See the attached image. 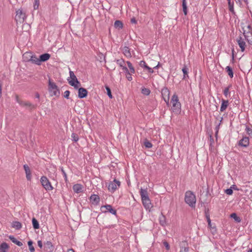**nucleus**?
<instances>
[{
  "label": "nucleus",
  "mask_w": 252,
  "mask_h": 252,
  "mask_svg": "<svg viewBox=\"0 0 252 252\" xmlns=\"http://www.w3.org/2000/svg\"><path fill=\"white\" fill-rule=\"evenodd\" d=\"M120 186V182L115 179L113 182L109 183L108 189L111 192H114Z\"/></svg>",
  "instance_id": "nucleus-10"
},
{
  "label": "nucleus",
  "mask_w": 252,
  "mask_h": 252,
  "mask_svg": "<svg viewBox=\"0 0 252 252\" xmlns=\"http://www.w3.org/2000/svg\"><path fill=\"white\" fill-rule=\"evenodd\" d=\"M44 249L46 252H52L54 250V247L52 243L47 241L44 245Z\"/></svg>",
  "instance_id": "nucleus-14"
},
{
  "label": "nucleus",
  "mask_w": 252,
  "mask_h": 252,
  "mask_svg": "<svg viewBox=\"0 0 252 252\" xmlns=\"http://www.w3.org/2000/svg\"><path fill=\"white\" fill-rule=\"evenodd\" d=\"M12 226L16 229H20L22 227V224L19 221H13Z\"/></svg>",
  "instance_id": "nucleus-27"
},
{
  "label": "nucleus",
  "mask_w": 252,
  "mask_h": 252,
  "mask_svg": "<svg viewBox=\"0 0 252 252\" xmlns=\"http://www.w3.org/2000/svg\"><path fill=\"white\" fill-rule=\"evenodd\" d=\"M102 208H105L107 211H108L112 214H116V210L113 209L112 206L110 205H106L103 206Z\"/></svg>",
  "instance_id": "nucleus-24"
},
{
  "label": "nucleus",
  "mask_w": 252,
  "mask_h": 252,
  "mask_svg": "<svg viewBox=\"0 0 252 252\" xmlns=\"http://www.w3.org/2000/svg\"><path fill=\"white\" fill-rule=\"evenodd\" d=\"M228 104H229L228 100H225L224 99H222L221 100V105L220 108V112L224 111L226 110V109L227 108V107H228Z\"/></svg>",
  "instance_id": "nucleus-19"
},
{
  "label": "nucleus",
  "mask_w": 252,
  "mask_h": 252,
  "mask_svg": "<svg viewBox=\"0 0 252 252\" xmlns=\"http://www.w3.org/2000/svg\"><path fill=\"white\" fill-rule=\"evenodd\" d=\"M67 252H75L73 249H70L68 250Z\"/></svg>",
  "instance_id": "nucleus-59"
},
{
  "label": "nucleus",
  "mask_w": 252,
  "mask_h": 252,
  "mask_svg": "<svg viewBox=\"0 0 252 252\" xmlns=\"http://www.w3.org/2000/svg\"><path fill=\"white\" fill-rule=\"evenodd\" d=\"M9 239L14 244H16L18 246H22L23 245V243L18 241L13 236L10 235L8 236Z\"/></svg>",
  "instance_id": "nucleus-25"
},
{
  "label": "nucleus",
  "mask_w": 252,
  "mask_h": 252,
  "mask_svg": "<svg viewBox=\"0 0 252 252\" xmlns=\"http://www.w3.org/2000/svg\"><path fill=\"white\" fill-rule=\"evenodd\" d=\"M116 62L117 63L119 64L120 66L123 68V70H124L125 72L128 71L127 68L124 65L125 61L123 59L117 60Z\"/></svg>",
  "instance_id": "nucleus-21"
},
{
  "label": "nucleus",
  "mask_w": 252,
  "mask_h": 252,
  "mask_svg": "<svg viewBox=\"0 0 252 252\" xmlns=\"http://www.w3.org/2000/svg\"><path fill=\"white\" fill-rule=\"evenodd\" d=\"M238 0L241 3H242L243 2H244L246 4L248 3V0Z\"/></svg>",
  "instance_id": "nucleus-55"
},
{
  "label": "nucleus",
  "mask_w": 252,
  "mask_h": 252,
  "mask_svg": "<svg viewBox=\"0 0 252 252\" xmlns=\"http://www.w3.org/2000/svg\"><path fill=\"white\" fill-rule=\"evenodd\" d=\"M189 251V249L188 248H183L181 250H180V252H188Z\"/></svg>",
  "instance_id": "nucleus-53"
},
{
  "label": "nucleus",
  "mask_w": 252,
  "mask_h": 252,
  "mask_svg": "<svg viewBox=\"0 0 252 252\" xmlns=\"http://www.w3.org/2000/svg\"><path fill=\"white\" fill-rule=\"evenodd\" d=\"M182 71L184 73L183 79H186L187 77H188V68L187 67V66H185L182 68Z\"/></svg>",
  "instance_id": "nucleus-32"
},
{
  "label": "nucleus",
  "mask_w": 252,
  "mask_h": 252,
  "mask_svg": "<svg viewBox=\"0 0 252 252\" xmlns=\"http://www.w3.org/2000/svg\"><path fill=\"white\" fill-rule=\"evenodd\" d=\"M171 102L172 104V110L174 113H179L181 111V104L179 102L177 94H174L171 98Z\"/></svg>",
  "instance_id": "nucleus-3"
},
{
  "label": "nucleus",
  "mask_w": 252,
  "mask_h": 252,
  "mask_svg": "<svg viewBox=\"0 0 252 252\" xmlns=\"http://www.w3.org/2000/svg\"><path fill=\"white\" fill-rule=\"evenodd\" d=\"M39 96H40V95H39V94L38 93H36V94H35V97H36V98H39Z\"/></svg>",
  "instance_id": "nucleus-61"
},
{
  "label": "nucleus",
  "mask_w": 252,
  "mask_h": 252,
  "mask_svg": "<svg viewBox=\"0 0 252 252\" xmlns=\"http://www.w3.org/2000/svg\"><path fill=\"white\" fill-rule=\"evenodd\" d=\"M39 5V0H34L33 8L34 9H37Z\"/></svg>",
  "instance_id": "nucleus-40"
},
{
  "label": "nucleus",
  "mask_w": 252,
  "mask_h": 252,
  "mask_svg": "<svg viewBox=\"0 0 252 252\" xmlns=\"http://www.w3.org/2000/svg\"><path fill=\"white\" fill-rule=\"evenodd\" d=\"M182 6H183V10L184 14L185 15H187L188 11H187V6L186 3V0H182Z\"/></svg>",
  "instance_id": "nucleus-29"
},
{
  "label": "nucleus",
  "mask_w": 252,
  "mask_h": 252,
  "mask_svg": "<svg viewBox=\"0 0 252 252\" xmlns=\"http://www.w3.org/2000/svg\"><path fill=\"white\" fill-rule=\"evenodd\" d=\"M163 245L165 246L166 250H169L170 246H169V244L166 241L163 242Z\"/></svg>",
  "instance_id": "nucleus-48"
},
{
  "label": "nucleus",
  "mask_w": 252,
  "mask_h": 252,
  "mask_svg": "<svg viewBox=\"0 0 252 252\" xmlns=\"http://www.w3.org/2000/svg\"><path fill=\"white\" fill-rule=\"evenodd\" d=\"M237 43L241 48V50L242 52H244L245 50L246 43L244 40L242 39V38L239 36L237 39Z\"/></svg>",
  "instance_id": "nucleus-12"
},
{
  "label": "nucleus",
  "mask_w": 252,
  "mask_h": 252,
  "mask_svg": "<svg viewBox=\"0 0 252 252\" xmlns=\"http://www.w3.org/2000/svg\"><path fill=\"white\" fill-rule=\"evenodd\" d=\"M129 72H130V73H132V74H134V73H135V69H134V68L133 67H133H130V68H129Z\"/></svg>",
  "instance_id": "nucleus-51"
},
{
  "label": "nucleus",
  "mask_w": 252,
  "mask_h": 252,
  "mask_svg": "<svg viewBox=\"0 0 252 252\" xmlns=\"http://www.w3.org/2000/svg\"><path fill=\"white\" fill-rule=\"evenodd\" d=\"M162 96L164 101L168 105L169 104L170 91L167 88H163L161 91Z\"/></svg>",
  "instance_id": "nucleus-9"
},
{
  "label": "nucleus",
  "mask_w": 252,
  "mask_h": 252,
  "mask_svg": "<svg viewBox=\"0 0 252 252\" xmlns=\"http://www.w3.org/2000/svg\"><path fill=\"white\" fill-rule=\"evenodd\" d=\"M243 34L249 44H252V32L251 27L250 25L247 26L245 28H243Z\"/></svg>",
  "instance_id": "nucleus-7"
},
{
  "label": "nucleus",
  "mask_w": 252,
  "mask_h": 252,
  "mask_svg": "<svg viewBox=\"0 0 252 252\" xmlns=\"http://www.w3.org/2000/svg\"><path fill=\"white\" fill-rule=\"evenodd\" d=\"M48 91L51 96H59L60 95V91L58 86L51 79L49 80Z\"/></svg>",
  "instance_id": "nucleus-4"
},
{
  "label": "nucleus",
  "mask_w": 252,
  "mask_h": 252,
  "mask_svg": "<svg viewBox=\"0 0 252 252\" xmlns=\"http://www.w3.org/2000/svg\"><path fill=\"white\" fill-rule=\"evenodd\" d=\"M64 97L66 98H69V94H70V92L69 91H66L64 92Z\"/></svg>",
  "instance_id": "nucleus-47"
},
{
  "label": "nucleus",
  "mask_w": 252,
  "mask_h": 252,
  "mask_svg": "<svg viewBox=\"0 0 252 252\" xmlns=\"http://www.w3.org/2000/svg\"><path fill=\"white\" fill-rule=\"evenodd\" d=\"M9 248L8 244L6 243H2L0 245V252H6Z\"/></svg>",
  "instance_id": "nucleus-26"
},
{
  "label": "nucleus",
  "mask_w": 252,
  "mask_h": 252,
  "mask_svg": "<svg viewBox=\"0 0 252 252\" xmlns=\"http://www.w3.org/2000/svg\"><path fill=\"white\" fill-rule=\"evenodd\" d=\"M50 57V55L48 53H45L42 55H41L39 56V59H40V63L41 62L47 61V60H48L49 59Z\"/></svg>",
  "instance_id": "nucleus-23"
},
{
  "label": "nucleus",
  "mask_w": 252,
  "mask_h": 252,
  "mask_svg": "<svg viewBox=\"0 0 252 252\" xmlns=\"http://www.w3.org/2000/svg\"><path fill=\"white\" fill-rule=\"evenodd\" d=\"M88 94V92L86 89L83 88H80L78 89V97L80 98L85 97Z\"/></svg>",
  "instance_id": "nucleus-13"
},
{
  "label": "nucleus",
  "mask_w": 252,
  "mask_h": 252,
  "mask_svg": "<svg viewBox=\"0 0 252 252\" xmlns=\"http://www.w3.org/2000/svg\"><path fill=\"white\" fill-rule=\"evenodd\" d=\"M37 245L38 247H40V248H42V242L41 240H38L37 241Z\"/></svg>",
  "instance_id": "nucleus-52"
},
{
  "label": "nucleus",
  "mask_w": 252,
  "mask_h": 252,
  "mask_svg": "<svg viewBox=\"0 0 252 252\" xmlns=\"http://www.w3.org/2000/svg\"><path fill=\"white\" fill-rule=\"evenodd\" d=\"M160 223H161L162 225H164V221H163V220H160Z\"/></svg>",
  "instance_id": "nucleus-62"
},
{
  "label": "nucleus",
  "mask_w": 252,
  "mask_h": 252,
  "mask_svg": "<svg viewBox=\"0 0 252 252\" xmlns=\"http://www.w3.org/2000/svg\"><path fill=\"white\" fill-rule=\"evenodd\" d=\"M246 130L249 135H252V129L250 127H247Z\"/></svg>",
  "instance_id": "nucleus-50"
},
{
  "label": "nucleus",
  "mask_w": 252,
  "mask_h": 252,
  "mask_svg": "<svg viewBox=\"0 0 252 252\" xmlns=\"http://www.w3.org/2000/svg\"><path fill=\"white\" fill-rule=\"evenodd\" d=\"M226 71H227L228 75L230 78H233V72L232 68L229 66H227L226 67Z\"/></svg>",
  "instance_id": "nucleus-31"
},
{
  "label": "nucleus",
  "mask_w": 252,
  "mask_h": 252,
  "mask_svg": "<svg viewBox=\"0 0 252 252\" xmlns=\"http://www.w3.org/2000/svg\"><path fill=\"white\" fill-rule=\"evenodd\" d=\"M71 137L72 140L74 141V142H77L79 139L78 135L74 133H72Z\"/></svg>",
  "instance_id": "nucleus-39"
},
{
  "label": "nucleus",
  "mask_w": 252,
  "mask_h": 252,
  "mask_svg": "<svg viewBox=\"0 0 252 252\" xmlns=\"http://www.w3.org/2000/svg\"><path fill=\"white\" fill-rule=\"evenodd\" d=\"M15 98H16V101L17 103H18L20 105V104H22V100H21L19 98V96L18 95H16V96H15Z\"/></svg>",
  "instance_id": "nucleus-49"
},
{
  "label": "nucleus",
  "mask_w": 252,
  "mask_h": 252,
  "mask_svg": "<svg viewBox=\"0 0 252 252\" xmlns=\"http://www.w3.org/2000/svg\"><path fill=\"white\" fill-rule=\"evenodd\" d=\"M159 63H158V65L154 67V69H158L159 67Z\"/></svg>",
  "instance_id": "nucleus-58"
},
{
  "label": "nucleus",
  "mask_w": 252,
  "mask_h": 252,
  "mask_svg": "<svg viewBox=\"0 0 252 252\" xmlns=\"http://www.w3.org/2000/svg\"><path fill=\"white\" fill-rule=\"evenodd\" d=\"M90 200L93 203L97 204L99 202V197L97 195L93 194L91 196Z\"/></svg>",
  "instance_id": "nucleus-22"
},
{
  "label": "nucleus",
  "mask_w": 252,
  "mask_h": 252,
  "mask_svg": "<svg viewBox=\"0 0 252 252\" xmlns=\"http://www.w3.org/2000/svg\"><path fill=\"white\" fill-rule=\"evenodd\" d=\"M185 201L191 207H195L196 197L191 191H187L185 194Z\"/></svg>",
  "instance_id": "nucleus-2"
},
{
  "label": "nucleus",
  "mask_w": 252,
  "mask_h": 252,
  "mask_svg": "<svg viewBox=\"0 0 252 252\" xmlns=\"http://www.w3.org/2000/svg\"><path fill=\"white\" fill-rule=\"evenodd\" d=\"M106 90L107 91V94H108V96L110 98H112V95L111 94V92L110 89L108 86H106Z\"/></svg>",
  "instance_id": "nucleus-44"
},
{
  "label": "nucleus",
  "mask_w": 252,
  "mask_h": 252,
  "mask_svg": "<svg viewBox=\"0 0 252 252\" xmlns=\"http://www.w3.org/2000/svg\"><path fill=\"white\" fill-rule=\"evenodd\" d=\"M248 252H252V249H249V250L248 251Z\"/></svg>",
  "instance_id": "nucleus-64"
},
{
  "label": "nucleus",
  "mask_w": 252,
  "mask_h": 252,
  "mask_svg": "<svg viewBox=\"0 0 252 252\" xmlns=\"http://www.w3.org/2000/svg\"><path fill=\"white\" fill-rule=\"evenodd\" d=\"M249 144V138L244 137L239 141V145L244 147H247Z\"/></svg>",
  "instance_id": "nucleus-11"
},
{
  "label": "nucleus",
  "mask_w": 252,
  "mask_h": 252,
  "mask_svg": "<svg viewBox=\"0 0 252 252\" xmlns=\"http://www.w3.org/2000/svg\"><path fill=\"white\" fill-rule=\"evenodd\" d=\"M139 65L140 67L146 69L149 73H153L154 72L153 69L148 66L144 61H141L139 63Z\"/></svg>",
  "instance_id": "nucleus-15"
},
{
  "label": "nucleus",
  "mask_w": 252,
  "mask_h": 252,
  "mask_svg": "<svg viewBox=\"0 0 252 252\" xmlns=\"http://www.w3.org/2000/svg\"><path fill=\"white\" fill-rule=\"evenodd\" d=\"M122 51L124 54V55L127 57V58H131V54L130 51V49L128 47L126 46H124L122 48Z\"/></svg>",
  "instance_id": "nucleus-17"
},
{
  "label": "nucleus",
  "mask_w": 252,
  "mask_h": 252,
  "mask_svg": "<svg viewBox=\"0 0 252 252\" xmlns=\"http://www.w3.org/2000/svg\"><path fill=\"white\" fill-rule=\"evenodd\" d=\"M225 193L228 195H232L233 193V190L231 188H230L225 190Z\"/></svg>",
  "instance_id": "nucleus-46"
},
{
  "label": "nucleus",
  "mask_w": 252,
  "mask_h": 252,
  "mask_svg": "<svg viewBox=\"0 0 252 252\" xmlns=\"http://www.w3.org/2000/svg\"><path fill=\"white\" fill-rule=\"evenodd\" d=\"M232 189H234V190H238V189H237V187L235 186V185H232V186H231L230 187Z\"/></svg>",
  "instance_id": "nucleus-57"
},
{
  "label": "nucleus",
  "mask_w": 252,
  "mask_h": 252,
  "mask_svg": "<svg viewBox=\"0 0 252 252\" xmlns=\"http://www.w3.org/2000/svg\"><path fill=\"white\" fill-rule=\"evenodd\" d=\"M32 223L33 227L35 229H37L39 228V223L35 218H32Z\"/></svg>",
  "instance_id": "nucleus-28"
},
{
  "label": "nucleus",
  "mask_w": 252,
  "mask_h": 252,
  "mask_svg": "<svg viewBox=\"0 0 252 252\" xmlns=\"http://www.w3.org/2000/svg\"><path fill=\"white\" fill-rule=\"evenodd\" d=\"M140 194L143 205L146 209H150L151 207V203L147 189H140Z\"/></svg>",
  "instance_id": "nucleus-1"
},
{
  "label": "nucleus",
  "mask_w": 252,
  "mask_h": 252,
  "mask_svg": "<svg viewBox=\"0 0 252 252\" xmlns=\"http://www.w3.org/2000/svg\"><path fill=\"white\" fill-rule=\"evenodd\" d=\"M60 168H61V170L63 174V176L64 178V180H65V182H67V175H66L65 171L63 170V167H61Z\"/></svg>",
  "instance_id": "nucleus-43"
},
{
  "label": "nucleus",
  "mask_w": 252,
  "mask_h": 252,
  "mask_svg": "<svg viewBox=\"0 0 252 252\" xmlns=\"http://www.w3.org/2000/svg\"><path fill=\"white\" fill-rule=\"evenodd\" d=\"M208 222L209 225L211 224V220L209 218L208 219Z\"/></svg>",
  "instance_id": "nucleus-63"
},
{
  "label": "nucleus",
  "mask_w": 252,
  "mask_h": 252,
  "mask_svg": "<svg viewBox=\"0 0 252 252\" xmlns=\"http://www.w3.org/2000/svg\"><path fill=\"white\" fill-rule=\"evenodd\" d=\"M125 72L126 73V77L127 79V80L128 81L132 80V76H131V74L132 73H130L128 70V71Z\"/></svg>",
  "instance_id": "nucleus-42"
},
{
  "label": "nucleus",
  "mask_w": 252,
  "mask_h": 252,
  "mask_svg": "<svg viewBox=\"0 0 252 252\" xmlns=\"http://www.w3.org/2000/svg\"><path fill=\"white\" fill-rule=\"evenodd\" d=\"M229 9L230 11L233 12L234 11V8H233V3L231 2V1L228 2Z\"/></svg>",
  "instance_id": "nucleus-45"
},
{
  "label": "nucleus",
  "mask_w": 252,
  "mask_h": 252,
  "mask_svg": "<svg viewBox=\"0 0 252 252\" xmlns=\"http://www.w3.org/2000/svg\"><path fill=\"white\" fill-rule=\"evenodd\" d=\"M114 27L116 28L120 29L123 28V23L119 20H117L114 23Z\"/></svg>",
  "instance_id": "nucleus-30"
},
{
  "label": "nucleus",
  "mask_w": 252,
  "mask_h": 252,
  "mask_svg": "<svg viewBox=\"0 0 252 252\" xmlns=\"http://www.w3.org/2000/svg\"><path fill=\"white\" fill-rule=\"evenodd\" d=\"M1 85L0 84V98L1 97Z\"/></svg>",
  "instance_id": "nucleus-60"
},
{
  "label": "nucleus",
  "mask_w": 252,
  "mask_h": 252,
  "mask_svg": "<svg viewBox=\"0 0 252 252\" xmlns=\"http://www.w3.org/2000/svg\"><path fill=\"white\" fill-rule=\"evenodd\" d=\"M22 104H20V105L22 106H27V107H31L32 106V104L28 101H22Z\"/></svg>",
  "instance_id": "nucleus-37"
},
{
  "label": "nucleus",
  "mask_w": 252,
  "mask_h": 252,
  "mask_svg": "<svg viewBox=\"0 0 252 252\" xmlns=\"http://www.w3.org/2000/svg\"><path fill=\"white\" fill-rule=\"evenodd\" d=\"M126 63H127V66H128L129 68H130V67H133L132 63L130 62L127 61L126 62Z\"/></svg>",
  "instance_id": "nucleus-54"
},
{
  "label": "nucleus",
  "mask_w": 252,
  "mask_h": 252,
  "mask_svg": "<svg viewBox=\"0 0 252 252\" xmlns=\"http://www.w3.org/2000/svg\"><path fill=\"white\" fill-rule=\"evenodd\" d=\"M229 88L230 86L225 88L223 91V94L226 97H227L228 94H229Z\"/></svg>",
  "instance_id": "nucleus-41"
},
{
  "label": "nucleus",
  "mask_w": 252,
  "mask_h": 252,
  "mask_svg": "<svg viewBox=\"0 0 252 252\" xmlns=\"http://www.w3.org/2000/svg\"><path fill=\"white\" fill-rule=\"evenodd\" d=\"M136 20L134 18H133L131 19V23L133 24H136Z\"/></svg>",
  "instance_id": "nucleus-56"
},
{
  "label": "nucleus",
  "mask_w": 252,
  "mask_h": 252,
  "mask_svg": "<svg viewBox=\"0 0 252 252\" xmlns=\"http://www.w3.org/2000/svg\"><path fill=\"white\" fill-rule=\"evenodd\" d=\"M69 75L70 77L68 79H67L69 84L71 86L74 87L75 89H78L81 85L80 83L77 80L74 72L70 70Z\"/></svg>",
  "instance_id": "nucleus-5"
},
{
  "label": "nucleus",
  "mask_w": 252,
  "mask_h": 252,
  "mask_svg": "<svg viewBox=\"0 0 252 252\" xmlns=\"http://www.w3.org/2000/svg\"><path fill=\"white\" fill-rule=\"evenodd\" d=\"M144 145L146 148H150L152 147V144L147 140L144 141Z\"/></svg>",
  "instance_id": "nucleus-38"
},
{
  "label": "nucleus",
  "mask_w": 252,
  "mask_h": 252,
  "mask_svg": "<svg viewBox=\"0 0 252 252\" xmlns=\"http://www.w3.org/2000/svg\"><path fill=\"white\" fill-rule=\"evenodd\" d=\"M26 17V12L22 9H19L16 11L15 19L17 22L21 23L24 22Z\"/></svg>",
  "instance_id": "nucleus-6"
},
{
  "label": "nucleus",
  "mask_w": 252,
  "mask_h": 252,
  "mask_svg": "<svg viewBox=\"0 0 252 252\" xmlns=\"http://www.w3.org/2000/svg\"><path fill=\"white\" fill-rule=\"evenodd\" d=\"M230 217L233 218L236 222H239L241 221L240 218L237 216L236 213H232L231 214Z\"/></svg>",
  "instance_id": "nucleus-33"
},
{
  "label": "nucleus",
  "mask_w": 252,
  "mask_h": 252,
  "mask_svg": "<svg viewBox=\"0 0 252 252\" xmlns=\"http://www.w3.org/2000/svg\"><path fill=\"white\" fill-rule=\"evenodd\" d=\"M24 168L25 171V173L26 174V178L28 180L30 181L31 180L32 176L31 172L30 167L27 164H25L24 165Z\"/></svg>",
  "instance_id": "nucleus-16"
},
{
  "label": "nucleus",
  "mask_w": 252,
  "mask_h": 252,
  "mask_svg": "<svg viewBox=\"0 0 252 252\" xmlns=\"http://www.w3.org/2000/svg\"><path fill=\"white\" fill-rule=\"evenodd\" d=\"M73 189L75 192L78 193L83 192V187L81 185L77 184L73 186Z\"/></svg>",
  "instance_id": "nucleus-18"
},
{
  "label": "nucleus",
  "mask_w": 252,
  "mask_h": 252,
  "mask_svg": "<svg viewBox=\"0 0 252 252\" xmlns=\"http://www.w3.org/2000/svg\"><path fill=\"white\" fill-rule=\"evenodd\" d=\"M223 118L222 117H220V119H219V121L220 122L216 126V128H215V129H216V135H217L218 133V131H219V128H220V126L221 124V122Z\"/></svg>",
  "instance_id": "nucleus-36"
},
{
  "label": "nucleus",
  "mask_w": 252,
  "mask_h": 252,
  "mask_svg": "<svg viewBox=\"0 0 252 252\" xmlns=\"http://www.w3.org/2000/svg\"><path fill=\"white\" fill-rule=\"evenodd\" d=\"M32 241H29L28 242V246L29 247V250L31 252H34L35 251L34 248L32 246Z\"/></svg>",
  "instance_id": "nucleus-35"
},
{
  "label": "nucleus",
  "mask_w": 252,
  "mask_h": 252,
  "mask_svg": "<svg viewBox=\"0 0 252 252\" xmlns=\"http://www.w3.org/2000/svg\"><path fill=\"white\" fill-rule=\"evenodd\" d=\"M40 182L43 188L46 190H51L53 189V187L49 182V180L46 176H42L40 179Z\"/></svg>",
  "instance_id": "nucleus-8"
},
{
  "label": "nucleus",
  "mask_w": 252,
  "mask_h": 252,
  "mask_svg": "<svg viewBox=\"0 0 252 252\" xmlns=\"http://www.w3.org/2000/svg\"><path fill=\"white\" fill-rule=\"evenodd\" d=\"M30 56V59H29V61L31 62L32 63H35L37 65L40 64L41 63L39 58H37L35 56Z\"/></svg>",
  "instance_id": "nucleus-20"
},
{
  "label": "nucleus",
  "mask_w": 252,
  "mask_h": 252,
  "mask_svg": "<svg viewBox=\"0 0 252 252\" xmlns=\"http://www.w3.org/2000/svg\"><path fill=\"white\" fill-rule=\"evenodd\" d=\"M141 92L143 94L148 95L150 93V91L149 89L144 87L142 88Z\"/></svg>",
  "instance_id": "nucleus-34"
}]
</instances>
